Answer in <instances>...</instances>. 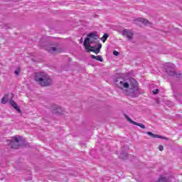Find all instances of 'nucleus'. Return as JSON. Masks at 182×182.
I'll use <instances>...</instances> for the list:
<instances>
[{
  "label": "nucleus",
  "mask_w": 182,
  "mask_h": 182,
  "mask_svg": "<svg viewBox=\"0 0 182 182\" xmlns=\"http://www.w3.org/2000/svg\"><path fill=\"white\" fill-rule=\"evenodd\" d=\"M114 83L117 87L121 89V90H123V87L128 89L124 91L127 96L139 97L141 95V91L139 88V82L134 78H129L127 81L122 77H118L114 80Z\"/></svg>",
  "instance_id": "f257e3e1"
},
{
  "label": "nucleus",
  "mask_w": 182,
  "mask_h": 182,
  "mask_svg": "<svg viewBox=\"0 0 182 182\" xmlns=\"http://www.w3.org/2000/svg\"><path fill=\"white\" fill-rule=\"evenodd\" d=\"M34 80L43 87H47L52 85V78L45 72L35 73Z\"/></svg>",
  "instance_id": "f03ea898"
},
{
  "label": "nucleus",
  "mask_w": 182,
  "mask_h": 182,
  "mask_svg": "<svg viewBox=\"0 0 182 182\" xmlns=\"http://www.w3.org/2000/svg\"><path fill=\"white\" fill-rule=\"evenodd\" d=\"M98 38L99 34H97V31H92L89 33L84 41V46L85 49H90V48H92V46L90 45H92V43H96V41H97Z\"/></svg>",
  "instance_id": "7ed1b4c3"
},
{
  "label": "nucleus",
  "mask_w": 182,
  "mask_h": 182,
  "mask_svg": "<svg viewBox=\"0 0 182 182\" xmlns=\"http://www.w3.org/2000/svg\"><path fill=\"white\" fill-rule=\"evenodd\" d=\"M7 143L10 144L11 149H19L23 146V141L22 140V136H13L11 139H8Z\"/></svg>",
  "instance_id": "20e7f679"
},
{
  "label": "nucleus",
  "mask_w": 182,
  "mask_h": 182,
  "mask_svg": "<svg viewBox=\"0 0 182 182\" xmlns=\"http://www.w3.org/2000/svg\"><path fill=\"white\" fill-rule=\"evenodd\" d=\"M168 69L166 70V73H167L168 76H171V77H176V79H181L182 73H177L174 69L172 68L173 64H168Z\"/></svg>",
  "instance_id": "39448f33"
},
{
  "label": "nucleus",
  "mask_w": 182,
  "mask_h": 182,
  "mask_svg": "<svg viewBox=\"0 0 182 182\" xmlns=\"http://www.w3.org/2000/svg\"><path fill=\"white\" fill-rule=\"evenodd\" d=\"M100 49H102V44L98 43L95 46H91L89 49L87 50V52H94V53L98 55V53H100Z\"/></svg>",
  "instance_id": "423d86ee"
},
{
  "label": "nucleus",
  "mask_w": 182,
  "mask_h": 182,
  "mask_svg": "<svg viewBox=\"0 0 182 182\" xmlns=\"http://www.w3.org/2000/svg\"><path fill=\"white\" fill-rule=\"evenodd\" d=\"M122 33L123 36H126L129 41L133 39V36L134 35L132 31L127 29H124Z\"/></svg>",
  "instance_id": "0eeeda50"
},
{
  "label": "nucleus",
  "mask_w": 182,
  "mask_h": 182,
  "mask_svg": "<svg viewBox=\"0 0 182 182\" xmlns=\"http://www.w3.org/2000/svg\"><path fill=\"white\" fill-rule=\"evenodd\" d=\"M51 112H52L53 114L60 115V114H62L63 110L60 107H59L58 105H54L53 107V109Z\"/></svg>",
  "instance_id": "6e6552de"
},
{
  "label": "nucleus",
  "mask_w": 182,
  "mask_h": 182,
  "mask_svg": "<svg viewBox=\"0 0 182 182\" xmlns=\"http://www.w3.org/2000/svg\"><path fill=\"white\" fill-rule=\"evenodd\" d=\"M146 134H148V136H150L151 137H153V139H162L164 140H168V138H167L166 136H163L161 135H158V134H153L151 132H146Z\"/></svg>",
  "instance_id": "1a4fd4ad"
},
{
  "label": "nucleus",
  "mask_w": 182,
  "mask_h": 182,
  "mask_svg": "<svg viewBox=\"0 0 182 182\" xmlns=\"http://www.w3.org/2000/svg\"><path fill=\"white\" fill-rule=\"evenodd\" d=\"M9 104L11 105V106H12V107H14V109H15L17 113H22L21 108H19V105H18V104H16L15 101L11 100L9 101Z\"/></svg>",
  "instance_id": "9d476101"
},
{
  "label": "nucleus",
  "mask_w": 182,
  "mask_h": 182,
  "mask_svg": "<svg viewBox=\"0 0 182 182\" xmlns=\"http://www.w3.org/2000/svg\"><path fill=\"white\" fill-rule=\"evenodd\" d=\"M134 23H136V25H137L139 23V22H141V23H144V25H149V23H150V21H149L148 20H146L141 17L135 18L134 20Z\"/></svg>",
  "instance_id": "9b49d317"
},
{
  "label": "nucleus",
  "mask_w": 182,
  "mask_h": 182,
  "mask_svg": "<svg viewBox=\"0 0 182 182\" xmlns=\"http://www.w3.org/2000/svg\"><path fill=\"white\" fill-rule=\"evenodd\" d=\"M39 45L41 48H45L49 45V43L48 41H45V38H41L39 41Z\"/></svg>",
  "instance_id": "f8f14e48"
},
{
  "label": "nucleus",
  "mask_w": 182,
  "mask_h": 182,
  "mask_svg": "<svg viewBox=\"0 0 182 182\" xmlns=\"http://www.w3.org/2000/svg\"><path fill=\"white\" fill-rule=\"evenodd\" d=\"M91 59H95V60H98V62H103V58H102V55H90Z\"/></svg>",
  "instance_id": "ddd939ff"
},
{
  "label": "nucleus",
  "mask_w": 182,
  "mask_h": 182,
  "mask_svg": "<svg viewBox=\"0 0 182 182\" xmlns=\"http://www.w3.org/2000/svg\"><path fill=\"white\" fill-rule=\"evenodd\" d=\"M119 157L122 160H127V159H129V156H127V153L123 152V151L120 153V155Z\"/></svg>",
  "instance_id": "4468645a"
},
{
  "label": "nucleus",
  "mask_w": 182,
  "mask_h": 182,
  "mask_svg": "<svg viewBox=\"0 0 182 182\" xmlns=\"http://www.w3.org/2000/svg\"><path fill=\"white\" fill-rule=\"evenodd\" d=\"M48 53H53V52H56L58 48L56 47H50L46 48Z\"/></svg>",
  "instance_id": "2eb2a0df"
},
{
  "label": "nucleus",
  "mask_w": 182,
  "mask_h": 182,
  "mask_svg": "<svg viewBox=\"0 0 182 182\" xmlns=\"http://www.w3.org/2000/svg\"><path fill=\"white\" fill-rule=\"evenodd\" d=\"M8 94H6L3 98L1 99V103L2 105H6L8 103Z\"/></svg>",
  "instance_id": "dca6fc26"
},
{
  "label": "nucleus",
  "mask_w": 182,
  "mask_h": 182,
  "mask_svg": "<svg viewBox=\"0 0 182 182\" xmlns=\"http://www.w3.org/2000/svg\"><path fill=\"white\" fill-rule=\"evenodd\" d=\"M108 38H109V34H107V33H105L101 40L102 41V42H106Z\"/></svg>",
  "instance_id": "f3484780"
},
{
  "label": "nucleus",
  "mask_w": 182,
  "mask_h": 182,
  "mask_svg": "<svg viewBox=\"0 0 182 182\" xmlns=\"http://www.w3.org/2000/svg\"><path fill=\"white\" fill-rule=\"evenodd\" d=\"M175 98L176 100H178V102H182V95H180V94H178V95H175Z\"/></svg>",
  "instance_id": "a211bd4d"
},
{
  "label": "nucleus",
  "mask_w": 182,
  "mask_h": 182,
  "mask_svg": "<svg viewBox=\"0 0 182 182\" xmlns=\"http://www.w3.org/2000/svg\"><path fill=\"white\" fill-rule=\"evenodd\" d=\"M125 117H126L127 122H129V123H131V124H134L136 123V122L133 121V119L129 118V116L125 115Z\"/></svg>",
  "instance_id": "6ab92c4d"
},
{
  "label": "nucleus",
  "mask_w": 182,
  "mask_h": 182,
  "mask_svg": "<svg viewBox=\"0 0 182 182\" xmlns=\"http://www.w3.org/2000/svg\"><path fill=\"white\" fill-rule=\"evenodd\" d=\"M134 126H139L141 129H146V126L141 123L135 122Z\"/></svg>",
  "instance_id": "aec40b11"
},
{
  "label": "nucleus",
  "mask_w": 182,
  "mask_h": 182,
  "mask_svg": "<svg viewBox=\"0 0 182 182\" xmlns=\"http://www.w3.org/2000/svg\"><path fill=\"white\" fill-rule=\"evenodd\" d=\"M15 75L18 76L21 73V68H18L15 71H14Z\"/></svg>",
  "instance_id": "412c9836"
},
{
  "label": "nucleus",
  "mask_w": 182,
  "mask_h": 182,
  "mask_svg": "<svg viewBox=\"0 0 182 182\" xmlns=\"http://www.w3.org/2000/svg\"><path fill=\"white\" fill-rule=\"evenodd\" d=\"M113 55H114V56H119V51L114 50V51H113Z\"/></svg>",
  "instance_id": "4be33fe9"
},
{
  "label": "nucleus",
  "mask_w": 182,
  "mask_h": 182,
  "mask_svg": "<svg viewBox=\"0 0 182 182\" xmlns=\"http://www.w3.org/2000/svg\"><path fill=\"white\" fill-rule=\"evenodd\" d=\"M154 95H159V89L154 90L153 91Z\"/></svg>",
  "instance_id": "5701e85b"
},
{
  "label": "nucleus",
  "mask_w": 182,
  "mask_h": 182,
  "mask_svg": "<svg viewBox=\"0 0 182 182\" xmlns=\"http://www.w3.org/2000/svg\"><path fill=\"white\" fill-rule=\"evenodd\" d=\"M159 150H160V151H163V150H164V147L162 145H159Z\"/></svg>",
  "instance_id": "b1692460"
},
{
  "label": "nucleus",
  "mask_w": 182,
  "mask_h": 182,
  "mask_svg": "<svg viewBox=\"0 0 182 182\" xmlns=\"http://www.w3.org/2000/svg\"><path fill=\"white\" fill-rule=\"evenodd\" d=\"M80 43H83V38L80 39Z\"/></svg>",
  "instance_id": "393cba45"
}]
</instances>
